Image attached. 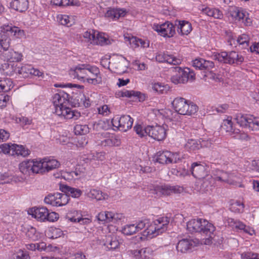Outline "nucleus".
<instances>
[{
    "label": "nucleus",
    "instance_id": "obj_1",
    "mask_svg": "<svg viewBox=\"0 0 259 259\" xmlns=\"http://www.w3.org/2000/svg\"><path fill=\"white\" fill-rule=\"evenodd\" d=\"M70 96L68 94L61 91L55 94L52 98V102L54 107V112L58 116L66 119H78L80 113L69 108Z\"/></svg>",
    "mask_w": 259,
    "mask_h": 259
},
{
    "label": "nucleus",
    "instance_id": "obj_2",
    "mask_svg": "<svg viewBox=\"0 0 259 259\" xmlns=\"http://www.w3.org/2000/svg\"><path fill=\"white\" fill-rule=\"evenodd\" d=\"M0 59L4 61H9L11 51L12 49H9L10 46L11 39L7 34L8 32L11 33L17 37L21 38L25 35L23 30L19 27L12 26V25H4L0 27Z\"/></svg>",
    "mask_w": 259,
    "mask_h": 259
},
{
    "label": "nucleus",
    "instance_id": "obj_3",
    "mask_svg": "<svg viewBox=\"0 0 259 259\" xmlns=\"http://www.w3.org/2000/svg\"><path fill=\"white\" fill-rule=\"evenodd\" d=\"M187 230L190 233H200L208 236V238L202 240L201 244L209 245L212 243V236L215 230V227L205 219L197 218L187 222Z\"/></svg>",
    "mask_w": 259,
    "mask_h": 259
},
{
    "label": "nucleus",
    "instance_id": "obj_4",
    "mask_svg": "<svg viewBox=\"0 0 259 259\" xmlns=\"http://www.w3.org/2000/svg\"><path fill=\"white\" fill-rule=\"evenodd\" d=\"M169 223V219L166 217H159L152 223L148 219V224L146 225L145 229L141 235L136 236L138 241H144L163 233L166 230Z\"/></svg>",
    "mask_w": 259,
    "mask_h": 259
},
{
    "label": "nucleus",
    "instance_id": "obj_5",
    "mask_svg": "<svg viewBox=\"0 0 259 259\" xmlns=\"http://www.w3.org/2000/svg\"><path fill=\"white\" fill-rule=\"evenodd\" d=\"M171 105L177 114L192 116L198 110V107L195 104L181 97L175 98L171 102Z\"/></svg>",
    "mask_w": 259,
    "mask_h": 259
},
{
    "label": "nucleus",
    "instance_id": "obj_6",
    "mask_svg": "<svg viewBox=\"0 0 259 259\" xmlns=\"http://www.w3.org/2000/svg\"><path fill=\"white\" fill-rule=\"evenodd\" d=\"M214 60L230 65H239L244 61L243 57L235 51L221 52L214 53L212 55Z\"/></svg>",
    "mask_w": 259,
    "mask_h": 259
},
{
    "label": "nucleus",
    "instance_id": "obj_7",
    "mask_svg": "<svg viewBox=\"0 0 259 259\" xmlns=\"http://www.w3.org/2000/svg\"><path fill=\"white\" fill-rule=\"evenodd\" d=\"M195 79V74L189 68H175V72L170 77L171 81L175 84L185 83L188 81H193Z\"/></svg>",
    "mask_w": 259,
    "mask_h": 259
},
{
    "label": "nucleus",
    "instance_id": "obj_8",
    "mask_svg": "<svg viewBox=\"0 0 259 259\" xmlns=\"http://www.w3.org/2000/svg\"><path fill=\"white\" fill-rule=\"evenodd\" d=\"M69 198L67 194L60 193H51L44 198L46 204L53 206H62L67 204Z\"/></svg>",
    "mask_w": 259,
    "mask_h": 259
},
{
    "label": "nucleus",
    "instance_id": "obj_9",
    "mask_svg": "<svg viewBox=\"0 0 259 259\" xmlns=\"http://www.w3.org/2000/svg\"><path fill=\"white\" fill-rule=\"evenodd\" d=\"M156 160L161 164L176 163L181 160V155L179 152L159 151L156 154Z\"/></svg>",
    "mask_w": 259,
    "mask_h": 259
},
{
    "label": "nucleus",
    "instance_id": "obj_10",
    "mask_svg": "<svg viewBox=\"0 0 259 259\" xmlns=\"http://www.w3.org/2000/svg\"><path fill=\"white\" fill-rule=\"evenodd\" d=\"M152 28L159 35L164 37H171L176 33L175 26L169 21L162 24L154 23L152 25Z\"/></svg>",
    "mask_w": 259,
    "mask_h": 259
},
{
    "label": "nucleus",
    "instance_id": "obj_11",
    "mask_svg": "<svg viewBox=\"0 0 259 259\" xmlns=\"http://www.w3.org/2000/svg\"><path fill=\"white\" fill-rule=\"evenodd\" d=\"M183 188L179 186L161 185L153 186L150 188L152 193L157 196L169 195L172 193H181L183 191Z\"/></svg>",
    "mask_w": 259,
    "mask_h": 259
},
{
    "label": "nucleus",
    "instance_id": "obj_12",
    "mask_svg": "<svg viewBox=\"0 0 259 259\" xmlns=\"http://www.w3.org/2000/svg\"><path fill=\"white\" fill-rule=\"evenodd\" d=\"M148 224V219H143L137 222L135 224H127L125 225L122 227L121 232L125 235H132L143 229H145L146 227V225Z\"/></svg>",
    "mask_w": 259,
    "mask_h": 259
},
{
    "label": "nucleus",
    "instance_id": "obj_13",
    "mask_svg": "<svg viewBox=\"0 0 259 259\" xmlns=\"http://www.w3.org/2000/svg\"><path fill=\"white\" fill-rule=\"evenodd\" d=\"M111 122L113 126L121 131L126 132L132 127L134 120L130 116L125 115L121 117L115 116Z\"/></svg>",
    "mask_w": 259,
    "mask_h": 259
},
{
    "label": "nucleus",
    "instance_id": "obj_14",
    "mask_svg": "<svg viewBox=\"0 0 259 259\" xmlns=\"http://www.w3.org/2000/svg\"><path fill=\"white\" fill-rule=\"evenodd\" d=\"M130 65V62L122 56H116L112 59L111 70L118 74L125 72Z\"/></svg>",
    "mask_w": 259,
    "mask_h": 259
},
{
    "label": "nucleus",
    "instance_id": "obj_15",
    "mask_svg": "<svg viewBox=\"0 0 259 259\" xmlns=\"http://www.w3.org/2000/svg\"><path fill=\"white\" fill-rule=\"evenodd\" d=\"M155 60L159 63H166L174 65L180 64L182 61L181 57L167 52H158L156 54Z\"/></svg>",
    "mask_w": 259,
    "mask_h": 259
},
{
    "label": "nucleus",
    "instance_id": "obj_16",
    "mask_svg": "<svg viewBox=\"0 0 259 259\" xmlns=\"http://www.w3.org/2000/svg\"><path fill=\"white\" fill-rule=\"evenodd\" d=\"M229 12L231 17L235 21H242L247 26L250 25L251 20L248 18V14L242 8L237 7H231Z\"/></svg>",
    "mask_w": 259,
    "mask_h": 259
},
{
    "label": "nucleus",
    "instance_id": "obj_17",
    "mask_svg": "<svg viewBox=\"0 0 259 259\" xmlns=\"http://www.w3.org/2000/svg\"><path fill=\"white\" fill-rule=\"evenodd\" d=\"M85 82L96 85L102 82L99 69L95 65H89Z\"/></svg>",
    "mask_w": 259,
    "mask_h": 259
},
{
    "label": "nucleus",
    "instance_id": "obj_18",
    "mask_svg": "<svg viewBox=\"0 0 259 259\" xmlns=\"http://www.w3.org/2000/svg\"><path fill=\"white\" fill-rule=\"evenodd\" d=\"M85 82L96 85L102 82L99 69L95 65H89Z\"/></svg>",
    "mask_w": 259,
    "mask_h": 259
},
{
    "label": "nucleus",
    "instance_id": "obj_19",
    "mask_svg": "<svg viewBox=\"0 0 259 259\" xmlns=\"http://www.w3.org/2000/svg\"><path fill=\"white\" fill-rule=\"evenodd\" d=\"M222 127L235 139H244L247 137L245 134L240 133L239 130H236L233 128L231 117L228 116L226 119L223 120Z\"/></svg>",
    "mask_w": 259,
    "mask_h": 259
},
{
    "label": "nucleus",
    "instance_id": "obj_20",
    "mask_svg": "<svg viewBox=\"0 0 259 259\" xmlns=\"http://www.w3.org/2000/svg\"><path fill=\"white\" fill-rule=\"evenodd\" d=\"M208 167L204 163L200 162H194L191 165V171L193 176L197 179L205 178L207 177V179L209 178H212V177H209L207 175Z\"/></svg>",
    "mask_w": 259,
    "mask_h": 259
},
{
    "label": "nucleus",
    "instance_id": "obj_21",
    "mask_svg": "<svg viewBox=\"0 0 259 259\" xmlns=\"http://www.w3.org/2000/svg\"><path fill=\"white\" fill-rule=\"evenodd\" d=\"M101 139L99 144L104 147L118 146L121 144L119 137L107 132L101 134Z\"/></svg>",
    "mask_w": 259,
    "mask_h": 259
},
{
    "label": "nucleus",
    "instance_id": "obj_22",
    "mask_svg": "<svg viewBox=\"0 0 259 259\" xmlns=\"http://www.w3.org/2000/svg\"><path fill=\"white\" fill-rule=\"evenodd\" d=\"M89 65V64H79L75 68H71L69 72L70 76L85 82Z\"/></svg>",
    "mask_w": 259,
    "mask_h": 259
},
{
    "label": "nucleus",
    "instance_id": "obj_23",
    "mask_svg": "<svg viewBox=\"0 0 259 259\" xmlns=\"http://www.w3.org/2000/svg\"><path fill=\"white\" fill-rule=\"evenodd\" d=\"M200 244V241L197 239L184 238L180 240L177 245V249L178 252L186 253L192 247L198 246Z\"/></svg>",
    "mask_w": 259,
    "mask_h": 259
},
{
    "label": "nucleus",
    "instance_id": "obj_24",
    "mask_svg": "<svg viewBox=\"0 0 259 259\" xmlns=\"http://www.w3.org/2000/svg\"><path fill=\"white\" fill-rule=\"evenodd\" d=\"M84 171V167H80V165H78L75 171H68L67 170H62L60 173L55 174L54 176L56 178H62L66 181H72L77 179L83 173Z\"/></svg>",
    "mask_w": 259,
    "mask_h": 259
},
{
    "label": "nucleus",
    "instance_id": "obj_25",
    "mask_svg": "<svg viewBox=\"0 0 259 259\" xmlns=\"http://www.w3.org/2000/svg\"><path fill=\"white\" fill-rule=\"evenodd\" d=\"M149 136L158 141L163 140L166 135V129L164 125H148Z\"/></svg>",
    "mask_w": 259,
    "mask_h": 259
},
{
    "label": "nucleus",
    "instance_id": "obj_26",
    "mask_svg": "<svg viewBox=\"0 0 259 259\" xmlns=\"http://www.w3.org/2000/svg\"><path fill=\"white\" fill-rule=\"evenodd\" d=\"M18 72L23 77H29L32 76L42 77L44 73L37 68H34L32 65L29 64L23 65L18 69Z\"/></svg>",
    "mask_w": 259,
    "mask_h": 259
},
{
    "label": "nucleus",
    "instance_id": "obj_27",
    "mask_svg": "<svg viewBox=\"0 0 259 259\" xmlns=\"http://www.w3.org/2000/svg\"><path fill=\"white\" fill-rule=\"evenodd\" d=\"M118 97H126L134 100H138L139 102H143L145 100L147 96L146 94L134 90H124L119 91L116 94Z\"/></svg>",
    "mask_w": 259,
    "mask_h": 259
},
{
    "label": "nucleus",
    "instance_id": "obj_28",
    "mask_svg": "<svg viewBox=\"0 0 259 259\" xmlns=\"http://www.w3.org/2000/svg\"><path fill=\"white\" fill-rule=\"evenodd\" d=\"M130 254L135 259H150L154 254V250L151 247H147L140 249L131 250Z\"/></svg>",
    "mask_w": 259,
    "mask_h": 259
},
{
    "label": "nucleus",
    "instance_id": "obj_29",
    "mask_svg": "<svg viewBox=\"0 0 259 259\" xmlns=\"http://www.w3.org/2000/svg\"><path fill=\"white\" fill-rule=\"evenodd\" d=\"M48 209L45 207H33L29 209L28 213L41 222H46Z\"/></svg>",
    "mask_w": 259,
    "mask_h": 259
},
{
    "label": "nucleus",
    "instance_id": "obj_30",
    "mask_svg": "<svg viewBox=\"0 0 259 259\" xmlns=\"http://www.w3.org/2000/svg\"><path fill=\"white\" fill-rule=\"evenodd\" d=\"M153 113L158 119H164L165 123L173 120L174 114L177 115L176 113H173L168 109H154Z\"/></svg>",
    "mask_w": 259,
    "mask_h": 259
},
{
    "label": "nucleus",
    "instance_id": "obj_31",
    "mask_svg": "<svg viewBox=\"0 0 259 259\" xmlns=\"http://www.w3.org/2000/svg\"><path fill=\"white\" fill-rule=\"evenodd\" d=\"M85 194L88 197L96 199L97 200H106L108 197L107 194L103 193L98 189L94 188L87 189Z\"/></svg>",
    "mask_w": 259,
    "mask_h": 259
},
{
    "label": "nucleus",
    "instance_id": "obj_32",
    "mask_svg": "<svg viewBox=\"0 0 259 259\" xmlns=\"http://www.w3.org/2000/svg\"><path fill=\"white\" fill-rule=\"evenodd\" d=\"M192 65L194 67L200 70H209L212 68L214 65L213 62L205 60L202 58H197L192 62Z\"/></svg>",
    "mask_w": 259,
    "mask_h": 259
},
{
    "label": "nucleus",
    "instance_id": "obj_33",
    "mask_svg": "<svg viewBox=\"0 0 259 259\" xmlns=\"http://www.w3.org/2000/svg\"><path fill=\"white\" fill-rule=\"evenodd\" d=\"M176 23V25L177 26V31L179 34L182 35H187L191 32L192 27L191 24L189 22L182 20L177 21Z\"/></svg>",
    "mask_w": 259,
    "mask_h": 259
},
{
    "label": "nucleus",
    "instance_id": "obj_34",
    "mask_svg": "<svg viewBox=\"0 0 259 259\" xmlns=\"http://www.w3.org/2000/svg\"><path fill=\"white\" fill-rule=\"evenodd\" d=\"M199 10L202 12L203 14H204L208 16L213 17L215 19H221L223 18V14L218 8H210V7H204L202 6L199 8Z\"/></svg>",
    "mask_w": 259,
    "mask_h": 259
},
{
    "label": "nucleus",
    "instance_id": "obj_35",
    "mask_svg": "<svg viewBox=\"0 0 259 259\" xmlns=\"http://www.w3.org/2000/svg\"><path fill=\"white\" fill-rule=\"evenodd\" d=\"M126 13V11L124 9L113 8L110 9L107 11L105 13V16L116 20L124 17Z\"/></svg>",
    "mask_w": 259,
    "mask_h": 259
},
{
    "label": "nucleus",
    "instance_id": "obj_36",
    "mask_svg": "<svg viewBox=\"0 0 259 259\" xmlns=\"http://www.w3.org/2000/svg\"><path fill=\"white\" fill-rule=\"evenodd\" d=\"M13 152L11 155L21 156L22 157H27L30 154V150L26 148L25 146L18 145L16 144H13Z\"/></svg>",
    "mask_w": 259,
    "mask_h": 259
},
{
    "label": "nucleus",
    "instance_id": "obj_37",
    "mask_svg": "<svg viewBox=\"0 0 259 259\" xmlns=\"http://www.w3.org/2000/svg\"><path fill=\"white\" fill-rule=\"evenodd\" d=\"M103 241L104 245L109 250L115 249L119 245V242L115 236H106Z\"/></svg>",
    "mask_w": 259,
    "mask_h": 259
},
{
    "label": "nucleus",
    "instance_id": "obj_38",
    "mask_svg": "<svg viewBox=\"0 0 259 259\" xmlns=\"http://www.w3.org/2000/svg\"><path fill=\"white\" fill-rule=\"evenodd\" d=\"M11 7L20 12H25L28 8V0H13L10 3Z\"/></svg>",
    "mask_w": 259,
    "mask_h": 259
},
{
    "label": "nucleus",
    "instance_id": "obj_39",
    "mask_svg": "<svg viewBox=\"0 0 259 259\" xmlns=\"http://www.w3.org/2000/svg\"><path fill=\"white\" fill-rule=\"evenodd\" d=\"M44 166L45 172H49L54 169L59 167L60 165V162L56 159L51 157L44 158Z\"/></svg>",
    "mask_w": 259,
    "mask_h": 259
},
{
    "label": "nucleus",
    "instance_id": "obj_40",
    "mask_svg": "<svg viewBox=\"0 0 259 259\" xmlns=\"http://www.w3.org/2000/svg\"><path fill=\"white\" fill-rule=\"evenodd\" d=\"M60 189L65 194H67V196H71L73 198H78L82 193V192L80 190L71 187L67 185H62L60 186Z\"/></svg>",
    "mask_w": 259,
    "mask_h": 259
},
{
    "label": "nucleus",
    "instance_id": "obj_41",
    "mask_svg": "<svg viewBox=\"0 0 259 259\" xmlns=\"http://www.w3.org/2000/svg\"><path fill=\"white\" fill-rule=\"evenodd\" d=\"M32 169V173L43 174L45 173L44 166V159L37 158L31 159Z\"/></svg>",
    "mask_w": 259,
    "mask_h": 259
},
{
    "label": "nucleus",
    "instance_id": "obj_42",
    "mask_svg": "<svg viewBox=\"0 0 259 259\" xmlns=\"http://www.w3.org/2000/svg\"><path fill=\"white\" fill-rule=\"evenodd\" d=\"M185 149L189 152H194L200 148L199 140L189 139L184 145Z\"/></svg>",
    "mask_w": 259,
    "mask_h": 259
},
{
    "label": "nucleus",
    "instance_id": "obj_43",
    "mask_svg": "<svg viewBox=\"0 0 259 259\" xmlns=\"http://www.w3.org/2000/svg\"><path fill=\"white\" fill-rule=\"evenodd\" d=\"M250 115H243L241 113L237 114L234 120L240 126L244 128H248L249 120Z\"/></svg>",
    "mask_w": 259,
    "mask_h": 259
},
{
    "label": "nucleus",
    "instance_id": "obj_44",
    "mask_svg": "<svg viewBox=\"0 0 259 259\" xmlns=\"http://www.w3.org/2000/svg\"><path fill=\"white\" fill-rule=\"evenodd\" d=\"M106 218L105 219L106 223L113 222L114 223L121 221L124 218L122 213H115L111 211H105Z\"/></svg>",
    "mask_w": 259,
    "mask_h": 259
},
{
    "label": "nucleus",
    "instance_id": "obj_45",
    "mask_svg": "<svg viewBox=\"0 0 259 259\" xmlns=\"http://www.w3.org/2000/svg\"><path fill=\"white\" fill-rule=\"evenodd\" d=\"M16 68L14 64H9L8 63H4L2 64L0 67V71L3 75L6 76H11L15 72Z\"/></svg>",
    "mask_w": 259,
    "mask_h": 259
},
{
    "label": "nucleus",
    "instance_id": "obj_46",
    "mask_svg": "<svg viewBox=\"0 0 259 259\" xmlns=\"http://www.w3.org/2000/svg\"><path fill=\"white\" fill-rule=\"evenodd\" d=\"M19 169L20 172L24 175H29L30 172H32L31 160H24L20 163Z\"/></svg>",
    "mask_w": 259,
    "mask_h": 259
},
{
    "label": "nucleus",
    "instance_id": "obj_47",
    "mask_svg": "<svg viewBox=\"0 0 259 259\" xmlns=\"http://www.w3.org/2000/svg\"><path fill=\"white\" fill-rule=\"evenodd\" d=\"M109 43V40L107 36L104 33H100L98 31L96 32V36L94 40L92 41V44L104 45Z\"/></svg>",
    "mask_w": 259,
    "mask_h": 259
},
{
    "label": "nucleus",
    "instance_id": "obj_48",
    "mask_svg": "<svg viewBox=\"0 0 259 259\" xmlns=\"http://www.w3.org/2000/svg\"><path fill=\"white\" fill-rule=\"evenodd\" d=\"M58 22L62 25L67 27L71 26L74 23L73 16L67 15H59L57 17Z\"/></svg>",
    "mask_w": 259,
    "mask_h": 259
},
{
    "label": "nucleus",
    "instance_id": "obj_49",
    "mask_svg": "<svg viewBox=\"0 0 259 259\" xmlns=\"http://www.w3.org/2000/svg\"><path fill=\"white\" fill-rule=\"evenodd\" d=\"M235 40L234 38L230 39V42L231 45H232V42L235 45ZM236 41L237 44L242 46V48L245 49L248 46L249 36L247 34H243L238 37Z\"/></svg>",
    "mask_w": 259,
    "mask_h": 259
},
{
    "label": "nucleus",
    "instance_id": "obj_50",
    "mask_svg": "<svg viewBox=\"0 0 259 259\" xmlns=\"http://www.w3.org/2000/svg\"><path fill=\"white\" fill-rule=\"evenodd\" d=\"M238 178L235 173L229 174L226 172L223 171L221 177H220V181L227 183L229 184H233L234 182H236Z\"/></svg>",
    "mask_w": 259,
    "mask_h": 259
},
{
    "label": "nucleus",
    "instance_id": "obj_51",
    "mask_svg": "<svg viewBox=\"0 0 259 259\" xmlns=\"http://www.w3.org/2000/svg\"><path fill=\"white\" fill-rule=\"evenodd\" d=\"M85 163H88L90 161H103L105 159V153L98 152L94 154L89 155L88 157H83L81 158Z\"/></svg>",
    "mask_w": 259,
    "mask_h": 259
},
{
    "label": "nucleus",
    "instance_id": "obj_52",
    "mask_svg": "<svg viewBox=\"0 0 259 259\" xmlns=\"http://www.w3.org/2000/svg\"><path fill=\"white\" fill-rule=\"evenodd\" d=\"M13 87L12 80L9 78H4L0 80V92H8Z\"/></svg>",
    "mask_w": 259,
    "mask_h": 259
},
{
    "label": "nucleus",
    "instance_id": "obj_53",
    "mask_svg": "<svg viewBox=\"0 0 259 259\" xmlns=\"http://www.w3.org/2000/svg\"><path fill=\"white\" fill-rule=\"evenodd\" d=\"M152 89L158 94H163L169 91V87L167 84L157 82L152 83Z\"/></svg>",
    "mask_w": 259,
    "mask_h": 259
},
{
    "label": "nucleus",
    "instance_id": "obj_54",
    "mask_svg": "<svg viewBox=\"0 0 259 259\" xmlns=\"http://www.w3.org/2000/svg\"><path fill=\"white\" fill-rule=\"evenodd\" d=\"M63 235V232L61 229L54 227L49 228L47 232V237L51 239H56Z\"/></svg>",
    "mask_w": 259,
    "mask_h": 259
},
{
    "label": "nucleus",
    "instance_id": "obj_55",
    "mask_svg": "<svg viewBox=\"0 0 259 259\" xmlns=\"http://www.w3.org/2000/svg\"><path fill=\"white\" fill-rule=\"evenodd\" d=\"M134 130L140 137L149 136L148 126L137 124L134 126Z\"/></svg>",
    "mask_w": 259,
    "mask_h": 259
},
{
    "label": "nucleus",
    "instance_id": "obj_56",
    "mask_svg": "<svg viewBox=\"0 0 259 259\" xmlns=\"http://www.w3.org/2000/svg\"><path fill=\"white\" fill-rule=\"evenodd\" d=\"M26 235L28 238L33 241L38 240L41 237L40 234L36 231L35 228L32 227L28 229Z\"/></svg>",
    "mask_w": 259,
    "mask_h": 259
},
{
    "label": "nucleus",
    "instance_id": "obj_57",
    "mask_svg": "<svg viewBox=\"0 0 259 259\" xmlns=\"http://www.w3.org/2000/svg\"><path fill=\"white\" fill-rule=\"evenodd\" d=\"M248 126V129L252 131L259 130V117H254L250 115Z\"/></svg>",
    "mask_w": 259,
    "mask_h": 259
},
{
    "label": "nucleus",
    "instance_id": "obj_58",
    "mask_svg": "<svg viewBox=\"0 0 259 259\" xmlns=\"http://www.w3.org/2000/svg\"><path fill=\"white\" fill-rule=\"evenodd\" d=\"M75 135H85L89 132V128L86 124H76L74 127Z\"/></svg>",
    "mask_w": 259,
    "mask_h": 259
},
{
    "label": "nucleus",
    "instance_id": "obj_59",
    "mask_svg": "<svg viewBox=\"0 0 259 259\" xmlns=\"http://www.w3.org/2000/svg\"><path fill=\"white\" fill-rule=\"evenodd\" d=\"M214 142V140L211 138L203 137L199 140L200 148H210Z\"/></svg>",
    "mask_w": 259,
    "mask_h": 259
},
{
    "label": "nucleus",
    "instance_id": "obj_60",
    "mask_svg": "<svg viewBox=\"0 0 259 259\" xmlns=\"http://www.w3.org/2000/svg\"><path fill=\"white\" fill-rule=\"evenodd\" d=\"M244 205L242 202L237 201L231 204L230 209L235 213H241L244 210Z\"/></svg>",
    "mask_w": 259,
    "mask_h": 259
},
{
    "label": "nucleus",
    "instance_id": "obj_61",
    "mask_svg": "<svg viewBox=\"0 0 259 259\" xmlns=\"http://www.w3.org/2000/svg\"><path fill=\"white\" fill-rule=\"evenodd\" d=\"M13 144L11 143H4L0 145V154L11 155V153L13 152Z\"/></svg>",
    "mask_w": 259,
    "mask_h": 259
},
{
    "label": "nucleus",
    "instance_id": "obj_62",
    "mask_svg": "<svg viewBox=\"0 0 259 259\" xmlns=\"http://www.w3.org/2000/svg\"><path fill=\"white\" fill-rule=\"evenodd\" d=\"M15 179L14 176L8 172L0 174V181L2 183H10Z\"/></svg>",
    "mask_w": 259,
    "mask_h": 259
},
{
    "label": "nucleus",
    "instance_id": "obj_63",
    "mask_svg": "<svg viewBox=\"0 0 259 259\" xmlns=\"http://www.w3.org/2000/svg\"><path fill=\"white\" fill-rule=\"evenodd\" d=\"M96 32V31L94 30H87L84 32L83 36L86 41L92 44V41H93L95 38Z\"/></svg>",
    "mask_w": 259,
    "mask_h": 259
},
{
    "label": "nucleus",
    "instance_id": "obj_64",
    "mask_svg": "<svg viewBox=\"0 0 259 259\" xmlns=\"http://www.w3.org/2000/svg\"><path fill=\"white\" fill-rule=\"evenodd\" d=\"M14 259H30V256L27 251L18 249L14 254Z\"/></svg>",
    "mask_w": 259,
    "mask_h": 259
}]
</instances>
